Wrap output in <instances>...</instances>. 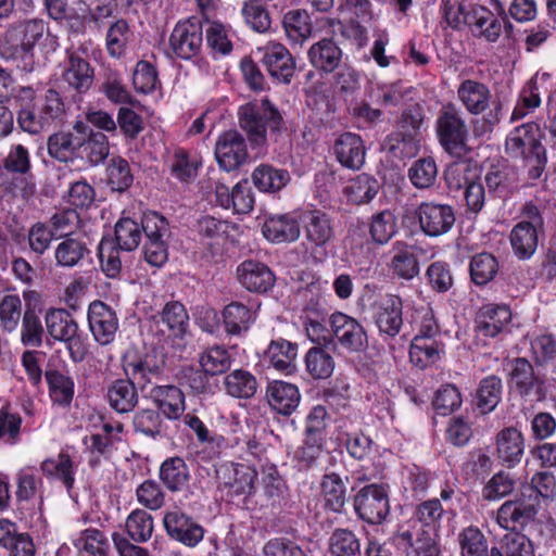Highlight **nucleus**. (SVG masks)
Returning a JSON list of instances; mask_svg holds the SVG:
<instances>
[{
    "instance_id": "nucleus-1",
    "label": "nucleus",
    "mask_w": 556,
    "mask_h": 556,
    "mask_svg": "<svg viewBox=\"0 0 556 556\" xmlns=\"http://www.w3.org/2000/svg\"><path fill=\"white\" fill-rule=\"evenodd\" d=\"M444 509L438 498L425 501L416 508V520L407 528H402L394 541L405 556H440L435 542V530L439 528Z\"/></svg>"
},
{
    "instance_id": "nucleus-2",
    "label": "nucleus",
    "mask_w": 556,
    "mask_h": 556,
    "mask_svg": "<svg viewBox=\"0 0 556 556\" xmlns=\"http://www.w3.org/2000/svg\"><path fill=\"white\" fill-rule=\"evenodd\" d=\"M505 151L510 157L522 162L530 179H539L544 173L547 156L538 124L525 123L515 127L506 138Z\"/></svg>"
},
{
    "instance_id": "nucleus-3",
    "label": "nucleus",
    "mask_w": 556,
    "mask_h": 556,
    "mask_svg": "<svg viewBox=\"0 0 556 556\" xmlns=\"http://www.w3.org/2000/svg\"><path fill=\"white\" fill-rule=\"evenodd\" d=\"M47 33L42 20H29L13 25L0 41V54L16 62L17 68L31 73L36 67L34 47Z\"/></svg>"
},
{
    "instance_id": "nucleus-4",
    "label": "nucleus",
    "mask_w": 556,
    "mask_h": 556,
    "mask_svg": "<svg viewBox=\"0 0 556 556\" xmlns=\"http://www.w3.org/2000/svg\"><path fill=\"white\" fill-rule=\"evenodd\" d=\"M435 132L442 149L454 157H463L468 151L469 129L463 112L453 103L444 104L435 118Z\"/></svg>"
},
{
    "instance_id": "nucleus-5",
    "label": "nucleus",
    "mask_w": 556,
    "mask_h": 556,
    "mask_svg": "<svg viewBox=\"0 0 556 556\" xmlns=\"http://www.w3.org/2000/svg\"><path fill=\"white\" fill-rule=\"evenodd\" d=\"M48 334L55 341L65 344L73 362L79 363L87 355L83 332L73 315L65 308H49L45 314Z\"/></svg>"
},
{
    "instance_id": "nucleus-6",
    "label": "nucleus",
    "mask_w": 556,
    "mask_h": 556,
    "mask_svg": "<svg viewBox=\"0 0 556 556\" xmlns=\"http://www.w3.org/2000/svg\"><path fill=\"white\" fill-rule=\"evenodd\" d=\"M280 123L279 112L267 99L260 103H247L239 109L240 127L253 144H262L265 141L266 127L277 130Z\"/></svg>"
},
{
    "instance_id": "nucleus-7",
    "label": "nucleus",
    "mask_w": 556,
    "mask_h": 556,
    "mask_svg": "<svg viewBox=\"0 0 556 556\" xmlns=\"http://www.w3.org/2000/svg\"><path fill=\"white\" fill-rule=\"evenodd\" d=\"M142 228L146 235L144 260L153 267H162L168 260L167 240L170 235L167 220L155 212L144 214Z\"/></svg>"
},
{
    "instance_id": "nucleus-8",
    "label": "nucleus",
    "mask_w": 556,
    "mask_h": 556,
    "mask_svg": "<svg viewBox=\"0 0 556 556\" xmlns=\"http://www.w3.org/2000/svg\"><path fill=\"white\" fill-rule=\"evenodd\" d=\"M356 515L368 523H380L390 511L389 495L383 484L363 486L354 497Z\"/></svg>"
},
{
    "instance_id": "nucleus-9",
    "label": "nucleus",
    "mask_w": 556,
    "mask_h": 556,
    "mask_svg": "<svg viewBox=\"0 0 556 556\" xmlns=\"http://www.w3.org/2000/svg\"><path fill=\"white\" fill-rule=\"evenodd\" d=\"M202 45L203 27L197 18L178 22L169 36L170 51L182 60L195 58L200 53Z\"/></svg>"
},
{
    "instance_id": "nucleus-10",
    "label": "nucleus",
    "mask_w": 556,
    "mask_h": 556,
    "mask_svg": "<svg viewBox=\"0 0 556 556\" xmlns=\"http://www.w3.org/2000/svg\"><path fill=\"white\" fill-rule=\"evenodd\" d=\"M415 214L421 231L428 237H440L447 233L456 219L451 205L433 201L421 202Z\"/></svg>"
},
{
    "instance_id": "nucleus-11",
    "label": "nucleus",
    "mask_w": 556,
    "mask_h": 556,
    "mask_svg": "<svg viewBox=\"0 0 556 556\" xmlns=\"http://www.w3.org/2000/svg\"><path fill=\"white\" fill-rule=\"evenodd\" d=\"M331 332L338 344L349 352H361L367 346L364 327L353 317L336 312L329 318Z\"/></svg>"
},
{
    "instance_id": "nucleus-12",
    "label": "nucleus",
    "mask_w": 556,
    "mask_h": 556,
    "mask_svg": "<svg viewBox=\"0 0 556 556\" xmlns=\"http://www.w3.org/2000/svg\"><path fill=\"white\" fill-rule=\"evenodd\" d=\"M163 526L167 535L187 547H195L203 540L205 530L181 510L166 511Z\"/></svg>"
},
{
    "instance_id": "nucleus-13",
    "label": "nucleus",
    "mask_w": 556,
    "mask_h": 556,
    "mask_svg": "<svg viewBox=\"0 0 556 556\" xmlns=\"http://www.w3.org/2000/svg\"><path fill=\"white\" fill-rule=\"evenodd\" d=\"M248 148L243 136L237 130L222 134L215 144V157L225 172L240 167L248 160Z\"/></svg>"
},
{
    "instance_id": "nucleus-14",
    "label": "nucleus",
    "mask_w": 556,
    "mask_h": 556,
    "mask_svg": "<svg viewBox=\"0 0 556 556\" xmlns=\"http://www.w3.org/2000/svg\"><path fill=\"white\" fill-rule=\"evenodd\" d=\"M89 329L94 340L106 345L114 341L118 329L115 311L102 301H93L88 307Z\"/></svg>"
},
{
    "instance_id": "nucleus-15",
    "label": "nucleus",
    "mask_w": 556,
    "mask_h": 556,
    "mask_svg": "<svg viewBox=\"0 0 556 556\" xmlns=\"http://www.w3.org/2000/svg\"><path fill=\"white\" fill-rule=\"evenodd\" d=\"M262 64L278 83L290 84L295 74V61L281 43L269 42L262 49Z\"/></svg>"
},
{
    "instance_id": "nucleus-16",
    "label": "nucleus",
    "mask_w": 556,
    "mask_h": 556,
    "mask_svg": "<svg viewBox=\"0 0 556 556\" xmlns=\"http://www.w3.org/2000/svg\"><path fill=\"white\" fill-rule=\"evenodd\" d=\"M375 324L381 336L396 337L403 326V302L397 295H387L375 307Z\"/></svg>"
},
{
    "instance_id": "nucleus-17",
    "label": "nucleus",
    "mask_w": 556,
    "mask_h": 556,
    "mask_svg": "<svg viewBox=\"0 0 556 556\" xmlns=\"http://www.w3.org/2000/svg\"><path fill=\"white\" fill-rule=\"evenodd\" d=\"M304 236L313 249H320L334 237L331 218L323 211L313 210L302 214L301 217Z\"/></svg>"
},
{
    "instance_id": "nucleus-18",
    "label": "nucleus",
    "mask_w": 556,
    "mask_h": 556,
    "mask_svg": "<svg viewBox=\"0 0 556 556\" xmlns=\"http://www.w3.org/2000/svg\"><path fill=\"white\" fill-rule=\"evenodd\" d=\"M149 397L161 414L169 419H179L186 408L184 392L174 384H155L149 391Z\"/></svg>"
},
{
    "instance_id": "nucleus-19",
    "label": "nucleus",
    "mask_w": 556,
    "mask_h": 556,
    "mask_svg": "<svg viewBox=\"0 0 556 556\" xmlns=\"http://www.w3.org/2000/svg\"><path fill=\"white\" fill-rule=\"evenodd\" d=\"M240 285L250 292H267L275 283L271 269L262 262L247 260L237 267Z\"/></svg>"
},
{
    "instance_id": "nucleus-20",
    "label": "nucleus",
    "mask_w": 556,
    "mask_h": 556,
    "mask_svg": "<svg viewBox=\"0 0 556 556\" xmlns=\"http://www.w3.org/2000/svg\"><path fill=\"white\" fill-rule=\"evenodd\" d=\"M83 123H76L73 131H59L48 138V153L59 162H71L78 159L81 147V135L85 130Z\"/></svg>"
},
{
    "instance_id": "nucleus-21",
    "label": "nucleus",
    "mask_w": 556,
    "mask_h": 556,
    "mask_svg": "<svg viewBox=\"0 0 556 556\" xmlns=\"http://www.w3.org/2000/svg\"><path fill=\"white\" fill-rule=\"evenodd\" d=\"M266 400L273 410L283 416H290L300 404L301 393L295 384L275 380L269 382L266 388Z\"/></svg>"
},
{
    "instance_id": "nucleus-22",
    "label": "nucleus",
    "mask_w": 556,
    "mask_h": 556,
    "mask_svg": "<svg viewBox=\"0 0 556 556\" xmlns=\"http://www.w3.org/2000/svg\"><path fill=\"white\" fill-rule=\"evenodd\" d=\"M262 231L273 243L294 242L300 237V224L294 213L274 214L266 217Z\"/></svg>"
},
{
    "instance_id": "nucleus-23",
    "label": "nucleus",
    "mask_w": 556,
    "mask_h": 556,
    "mask_svg": "<svg viewBox=\"0 0 556 556\" xmlns=\"http://www.w3.org/2000/svg\"><path fill=\"white\" fill-rule=\"evenodd\" d=\"M62 79L68 88L86 93L93 85L94 71L87 60L73 52L65 61Z\"/></svg>"
},
{
    "instance_id": "nucleus-24",
    "label": "nucleus",
    "mask_w": 556,
    "mask_h": 556,
    "mask_svg": "<svg viewBox=\"0 0 556 556\" xmlns=\"http://www.w3.org/2000/svg\"><path fill=\"white\" fill-rule=\"evenodd\" d=\"M337 161L345 168L357 170L365 163V147L362 138L353 132L340 135L333 144Z\"/></svg>"
},
{
    "instance_id": "nucleus-25",
    "label": "nucleus",
    "mask_w": 556,
    "mask_h": 556,
    "mask_svg": "<svg viewBox=\"0 0 556 556\" xmlns=\"http://www.w3.org/2000/svg\"><path fill=\"white\" fill-rule=\"evenodd\" d=\"M224 481L220 488L230 497H248L254 493L256 471L244 464L231 465L225 469Z\"/></svg>"
},
{
    "instance_id": "nucleus-26",
    "label": "nucleus",
    "mask_w": 556,
    "mask_h": 556,
    "mask_svg": "<svg viewBox=\"0 0 556 556\" xmlns=\"http://www.w3.org/2000/svg\"><path fill=\"white\" fill-rule=\"evenodd\" d=\"M525 452L522 433L514 427L501 430L496 435V454L503 466L513 468L520 463Z\"/></svg>"
},
{
    "instance_id": "nucleus-27",
    "label": "nucleus",
    "mask_w": 556,
    "mask_h": 556,
    "mask_svg": "<svg viewBox=\"0 0 556 556\" xmlns=\"http://www.w3.org/2000/svg\"><path fill=\"white\" fill-rule=\"evenodd\" d=\"M110 407L118 414L132 412L139 403V394L132 378L114 380L106 390Z\"/></svg>"
},
{
    "instance_id": "nucleus-28",
    "label": "nucleus",
    "mask_w": 556,
    "mask_h": 556,
    "mask_svg": "<svg viewBox=\"0 0 556 556\" xmlns=\"http://www.w3.org/2000/svg\"><path fill=\"white\" fill-rule=\"evenodd\" d=\"M511 319V312L506 305L485 304L476 317V330L484 337H496Z\"/></svg>"
},
{
    "instance_id": "nucleus-29",
    "label": "nucleus",
    "mask_w": 556,
    "mask_h": 556,
    "mask_svg": "<svg viewBox=\"0 0 556 556\" xmlns=\"http://www.w3.org/2000/svg\"><path fill=\"white\" fill-rule=\"evenodd\" d=\"M422 119V113L418 108L404 111L397 122V130L389 138L392 142L390 149L392 151L400 149V143L408 147L409 150L416 149V137Z\"/></svg>"
},
{
    "instance_id": "nucleus-30",
    "label": "nucleus",
    "mask_w": 556,
    "mask_h": 556,
    "mask_svg": "<svg viewBox=\"0 0 556 556\" xmlns=\"http://www.w3.org/2000/svg\"><path fill=\"white\" fill-rule=\"evenodd\" d=\"M298 344L285 339L273 340L264 353V362L276 370L291 375L295 371Z\"/></svg>"
},
{
    "instance_id": "nucleus-31",
    "label": "nucleus",
    "mask_w": 556,
    "mask_h": 556,
    "mask_svg": "<svg viewBox=\"0 0 556 556\" xmlns=\"http://www.w3.org/2000/svg\"><path fill=\"white\" fill-rule=\"evenodd\" d=\"M536 514L533 504L523 500L506 501L497 510L496 521L501 528L516 532L518 527L528 523Z\"/></svg>"
},
{
    "instance_id": "nucleus-32",
    "label": "nucleus",
    "mask_w": 556,
    "mask_h": 556,
    "mask_svg": "<svg viewBox=\"0 0 556 556\" xmlns=\"http://www.w3.org/2000/svg\"><path fill=\"white\" fill-rule=\"evenodd\" d=\"M309 63L319 71L332 73L339 67L342 50L331 38H323L312 45L308 52Z\"/></svg>"
},
{
    "instance_id": "nucleus-33",
    "label": "nucleus",
    "mask_w": 556,
    "mask_h": 556,
    "mask_svg": "<svg viewBox=\"0 0 556 556\" xmlns=\"http://www.w3.org/2000/svg\"><path fill=\"white\" fill-rule=\"evenodd\" d=\"M457 98L470 114L478 115L489 108L491 91L480 81L466 79L457 88Z\"/></svg>"
},
{
    "instance_id": "nucleus-34",
    "label": "nucleus",
    "mask_w": 556,
    "mask_h": 556,
    "mask_svg": "<svg viewBox=\"0 0 556 556\" xmlns=\"http://www.w3.org/2000/svg\"><path fill=\"white\" fill-rule=\"evenodd\" d=\"M510 380L522 396H529L535 392L538 399L542 397V381L534 375L531 363L525 357L513 361Z\"/></svg>"
},
{
    "instance_id": "nucleus-35",
    "label": "nucleus",
    "mask_w": 556,
    "mask_h": 556,
    "mask_svg": "<svg viewBox=\"0 0 556 556\" xmlns=\"http://www.w3.org/2000/svg\"><path fill=\"white\" fill-rule=\"evenodd\" d=\"M165 361L163 357H157L156 354H146L124 364V371L128 378L132 380L150 383L154 378L161 376L164 371Z\"/></svg>"
},
{
    "instance_id": "nucleus-36",
    "label": "nucleus",
    "mask_w": 556,
    "mask_h": 556,
    "mask_svg": "<svg viewBox=\"0 0 556 556\" xmlns=\"http://www.w3.org/2000/svg\"><path fill=\"white\" fill-rule=\"evenodd\" d=\"M445 344L441 339H422L414 337L409 348V358L420 368L428 367L441 359Z\"/></svg>"
},
{
    "instance_id": "nucleus-37",
    "label": "nucleus",
    "mask_w": 556,
    "mask_h": 556,
    "mask_svg": "<svg viewBox=\"0 0 556 556\" xmlns=\"http://www.w3.org/2000/svg\"><path fill=\"white\" fill-rule=\"evenodd\" d=\"M392 253L390 267L394 275L410 280L419 274V263L412 245L404 241H395Z\"/></svg>"
},
{
    "instance_id": "nucleus-38",
    "label": "nucleus",
    "mask_w": 556,
    "mask_h": 556,
    "mask_svg": "<svg viewBox=\"0 0 556 556\" xmlns=\"http://www.w3.org/2000/svg\"><path fill=\"white\" fill-rule=\"evenodd\" d=\"M72 543L77 549L76 556H108L110 549L108 536L94 528L80 531Z\"/></svg>"
},
{
    "instance_id": "nucleus-39",
    "label": "nucleus",
    "mask_w": 556,
    "mask_h": 556,
    "mask_svg": "<svg viewBox=\"0 0 556 556\" xmlns=\"http://www.w3.org/2000/svg\"><path fill=\"white\" fill-rule=\"evenodd\" d=\"M522 494L533 503H548L556 497V477L551 471L535 472L530 482L522 486Z\"/></svg>"
},
{
    "instance_id": "nucleus-40",
    "label": "nucleus",
    "mask_w": 556,
    "mask_h": 556,
    "mask_svg": "<svg viewBox=\"0 0 556 556\" xmlns=\"http://www.w3.org/2000/svg\"><path fill=\"white\" fill-rule=\"evenodd\" d=\"M287 169L276 168L268 164H261L252 173V181L255 188L262 192L276 193L290 181Z\"/></svg>"
},
{
    "instance_id": "nucleus-41",
    "label": "nucleus",
    "mask_w": 556,
    "mask_h": 556,
    "mask_svg": "<svg viewBox=\"0 0 556 556\" xmlns=\"http://www.w3.org/2000/svg\"><path fill=\"white\" fill-rule=\"evenodd\" d=\"M509 241L514 254L518 260H529L539 245V231L526 224H516L509 233Z\"/></svg>"
},
{
    "instance_id": "nucleus-42",
    "label": "nucleus",
    "mask_w": 556,
    "mask_h": 556,
    "mask_svg": "<svg viewBox=\"0 0 556 556\" xmlns=\"http://www.w3.org/2000/svg\"><path fill=\"white\" fill-rule=\"evenodd\" d=\"M406 89L401 81H371L367 88L370 101L380 106H397L403 103Z\"/></svg>"
},
{
    "instance_id": "nucleus-43",
    "label": "nucleus",
    "mask_w": 556,
    "mask_h": 556,
    "mask_svg": "<svg viewBox=\"0 0 556 556\" xmlns=\"http://www.w3.org/2000/svg\"><path fill=\"white\" fill-rule=\"evenodd\" d=\"M223 384L226 393L236 399H251L258 388L255 376L244 369H235L226 375Z\"/></svg>"
},
{
    "instance_id": "nucleus-44",
    "label": "nucleus",
    "mask_w": 556,
    "mask_h": 556,
    "mask_svg": "<svg viewBox=\"0 0 556 556\" xmlns=\"http://www.w3.org/2000/svg\"><path fill=\"white\" fill-rule=\"evenodd\" d=\"M89 253L85 241L74 237L62 238L54 250L56 266L72 268L77 266Z\"/></svg>"
},
{
    "instance_id": "nucleus-45",
    "label": "nucleus",
    "mask_w": 556,
    "mask_h": 556,
    "mask_svg": "<svg viewBox=\"0 0 556 556\" xmlns=\"http://www.w3.org/2000/svg\"><path fill=\"white\" fill-rule=\"evenodd\" d=\"M222 315L225 331L230 336H240L248 331L254 320L250 308L240 302L226 305Z\"/></svg>"
},
{
    "instance_id": "nucleus-46",
    "label": "nucleus",
    "mask_w": 556,
    "mask_h": 556,
    "mask_svg": "<svg viewBox=\"0 0 556 556\" xmlns=\"http://www.w3.org/2000/svg\"><path fill=\"white\" fill-rule=\"evenodd\" d=\"M307 374L313 379H327L334 370V359L329 351L321 345L311 348L304 357Z\"/></svg>"
},
{
    "instance_id": "nucleus-47",
    "label": "nucleus",
    "mask_w": 556,
    "mask_h": 556,
    "mask_svg": "<svg viewBox=\"0 0 556 556\" xmlns=\"http://www.w3.org/2000/svg\"><path fill=\"white\" fill-rule=\"evenodd\" d=\"M190 473L187 464L180 457L165 459L160 468V478L172 492L182 490L189 480Z\"/></svg>"
},
{
    "instance_id": "nucleus-48",
    "label": "nucleus",
    "mask_w": 556,
    "mask_h": 556,
    "mask_svg": "<svg viewBox=\"0 0 556 556\" xmlns=\"http://www.w3.org/2000/svg\"><path fill=\"white\" fill-rule=\"evenodd\" d=\"M206 45L214 58L225 56L233 49L232 33L220 22H207L205 29Z\"/></svg>"
},
{
    "instance_id": "nucleus-49",
    "label": "nucleus",
    "mask_w": 556,
    "mask_h": 556,
    "mask_svg": "<svg viewBox=\"0 0 556 556\" xmlns=\"http://www.w3.org/2000/svg\"><path fill=\"white\" fill-rule=\"evenodd\" d=\"M198 362L200 367L210 376H217L230 368L232 357L224 345H212L199 354Z\"/></svg>"
},
{
    "instance_id": "nucleus-50",
    "label": "nucleus",
    "mask_w": 556,
    "mask_h": 556,
    "mask_svg": "<svg viewBox=\"0 0 556 556\" xmlns=\"http://www.w3.org/2000/svg\"><path fill=\"white\" fill-rule=\"evenodd\" d=\"M163 325L169 331V336L184 338L189 327V315L186 307L178 301L167 302L160 313Z\"/></svg>"
},
{
    "instance_id": "nucleus-51",
    "label": "nucleus",
    "mask_w": 556,
    "mask_h": 556,
    "mask_svg": "<svg viewBox=\"0 0 556 556\" xmlns=\"http://www.w3.org/2000/svg\"><path fill=\"white\" fill-rule=\"evenodd\" d=\"M460 556H491L483 532L476 526L464 528L457 535Z\"/></svg>"
},
{
    "instance_id": "nucleus-52",
    "label": "nucleus",
    "mask_w": 556,
    "mask_h": 556,
    "mask_svg": "<svg viewBox=\"0 0 556 556\" xmlns=\"http://www.w3.org/2000/svg\"><path fill=\"white\" fill-rule=\"evenodd\" d=\"M100 90L114 104L135 103L130 91L124 84L122 74L115 70L106 68L104 71Z\"/></svg>"
},
{
    "instance_id": "nucleus-53",
    "label": "nucleus",
    "mask_w": 556,
    "mask_h": 556,
    "mask_svg": "<svg viewBox=\"0 0 556 556\" xmlns=\"http://www.w3.org/2000/svg\"><path fill=\"white\" fill-rule=\"evenodd\" d=\"M282 25L288 39L294 45H302L312 34L309 16L302 10L287 12Z\"/></svg>"
},
{
    "instance_id": "nucleus-54",
    "label": "nucleus",
    "mask_w": 556,
    "mask_h": 556,
    "mask_svg": "<svg viewBox=\"0 0 556 556\" xmlns=\"http://www.w3.org/2000/svg\"><path fill=\"white\" fill-rule=\"evenodd\" d=\"M46 380L51 401L63 407L70 406L75 392L73 379L58 370H50L46 372Z\"/></svg>"
},
{
    "instance_id": "nucleus-55",
    "label": "nucleus",
    "mask_w": 556,
    "mask_h": 556,
    "mask_svg": "<svg viewBox=\"0 0 556 556\" xmlns=\"http://www.w3.org/2000/svg\"><path fill=\"white\" fill-rule=\"evenodd\" d=\"M330 556H362L361 542L356 534L348 529H334L328 541Z\"/></svg>"
},
{
    "instance_id": "nucleus-56",
    "label": "nucleus",
    "mask_w": 556,
    "mask_h": 556,
    "mask_svg": "<svg viewBox=\"0 0 556 556\" xmlns=\"http://www.w3.org/2000/svg\"><path fill=\"white\" fill-rule=\"evenodd\" d=\"M397 232L396 217L390 210L375 213L370 218L369 235L377 244H387Z\"/></svg>"
},
{
    "instance_id": "nucleus-57",
    "label": "nucleus",
    "mask_w": 556,
    "mask_h": 556,
    "mask_svg": "<svg viewBox=\"0 0 556 556\" xmlns=\"http://www.w3.org/2000/svg\"><path fill=\"white\" fill-rule=\"evenodd\" d=\"M325 440L305 435L304 442L292 455V462L300 470H307L318 465L324 455Z\"/></svg>"
},
{
    "instance_id": "nucleus-58",
    "label": "nucleus",
    "mask_w": 556,
    "mask_h": 556,
    "mask_svg": "<svg viewBox=\"0 0 556 556\" xmlns=\"http://www.w3.org/2000/svg\"><path fill=\"white\" fill-rule=\"evenodd\" d=\"M109 152V140L104 134L91 132L88 138L81 135L78 159L86 160L90 165H98L108 157Z\"/></svg>"
},
{
    "instance_id": "nucleus-59",
    "label": "nucleus",
    "mask_w": 556,
    "mask_h": 556,
    "mask_svg": "<svg viewBox=\"0 0 556 556\" xmlns=\"http://www.w3.org/2000/svg\"><path fill=\"white\" fill-rule=\"evenodd\" d=\"M502 380L496 376H488L481 380L477 391V407L482 414L495 409L502 399Z\"/></svg>"
},
{
    "instance_id": "nucleus-60",
    "label": "nucleus",
    "mask_w": 556,
    "mask_h": 556,
    "mask_svg": "<svg viewBox=\"0 0 556 556\" xmlns=\"http://www.w3.org/2000/svg\"><path fill=\"white\" fill-rule=\"evenodd\" d=\"M40 468L47 477H53L62 481L63 484L66 486L67 492L71 494V490L74 485L75 478L73 462L68 454L61 453L55 459H45L41 463Z\"/></svg>"
},
{
    "instance_id": "nucleus-61",
    "label": "nucleus",
    "mask_w": 556,
    "mask_h": 556,
    "mask_svg": "<svg viewBox=\"0 0 556 556\" xmlns=\"http://www.w3.org/2000/svg\"><path fill=\"white\" fill-rule=\"evenodd\" d=\"M321 491L328 508L341 513L346 502V486L337 473L325 475L321 481Z\"/></svg>"
},
{
    "instance_id": "nucleus-62",
    "label": "nucleus",
    "mask_w": 556,
    "mask_h": 556,
    "mask_svg": "<svg viewBox=\"0 0 556 556\" xmlns=\"http://www.w3.org/2000/svg\"><path fill=\"white\" fill-rule=\"evenodd\" d=\"M410 325L416 332L414 337L422 339H441V330L431 307L416 308L412 314Z\"/></svg>"
},
{
    "instance_id": "nucleus-63",
    "label": "nucleus",
    "mask_w": 556,
    "mask_h": 556,
    "mask_svg": "<svg viewBox=\"0 0 556 556\" xmlns=\"http://www.w3.org/2000/svg\"><path fill=\"white\" fill-rule=\"evenodd\" d=\"M142 223L131 218H121L115 225V240L118 249L134 251L138 248L142 237Z\"/></svg>"
},
{
    "instance_id": "nucleus-64",
    "label": "nucleus",
    "mask_w": 556,
    "mask_h": 556,
    "mask_svg": "<svg viewBox=\"0 0 556 556\" xmlns=\"http://www.w3.org/2000/svg\"><path fill=\"white\" fill-rule=\"evenodd\" d=\"M125 527L132 541L143 543L152 536L154 529L153 518L146 510L135 509L127 517Z\"/></svg>"
}]
</instances>
